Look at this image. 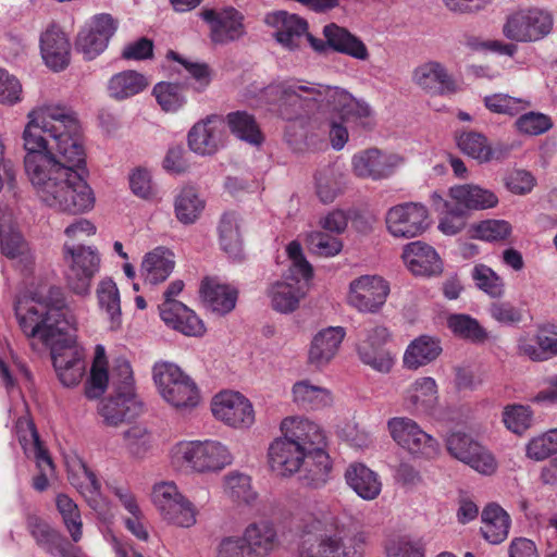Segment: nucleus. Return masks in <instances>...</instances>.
I'll return each instance as SVG.
<instances>
[{"label":"nucleus","mask_w":557,"mask_h":557,"mask_svg":"<svg viewBox=\"0 0 557 557\" xmlns=\"http://www.w3.org/2000/svg\"><path fill=\"white\" fill-rule=\"evenodd\" d=\"M22 139L24 168L39 201L70 214L94 209L96 196L79 173L85 164L81 126L73 111L44 104L27 113Z\"/></svg>","instance_id":"nucleus-1"},{"label":"nucleus","mask_w":557,"mask_h":557,"mask_svg":"<svg viewBox=\"0 0 557 557\" xmlns=\"http://www.w3.org/2000/svg\"><path fill=\"white\" fill-rule=\"evenodd\" d=\"M18 326L27 338L50 348L58 379L65 387L77 385L85 372L84 350L70 333L76 320L58 287L42 288L20 297L15 304Z\"/></svg>","instance_id":"nucleus-2"},{"label":"nucleus","mask_w":557,"mask_h":557,"mask_svg":"<svg viewBox=\"0 0 557 557\" xmlns=\"http://www.w3.org/2000/svg\"><path fill=\"white\" fill-rule=\"evenodd\" d=\"M264 94L286 120L301 119L319 111L337 113L343 121L364 128L373 125L370 104L339 87L293 78L269 85Z\"/></svg>","instance_id":"nucleus-3"},{"label":"nucleus","mask_w":557,"mask_h":557,"mask_svg":"<svg viewBox=\"0 0 557 557\" xmlns=\"http://www.w3.org/2000/svg\"><path fill=\"white\" fill-rule=\"evenodd\" d=\"M333 524L329 512H305L297 527L298 557H366L363 540L331 532Z\"/></svg>","instance_id":"nucleus-4"},{"label":"nucleus","mask_w":557,"mask_h":557,"mask_svg":"<svg viewBox=\"0 0 557 557\" xmlns=\"http://www.w3.org/2000/svg\"><path fill=\"white\" fill-rule=\"evenodd\" d=\"M172 466L185 468L195 474L221 473L234 461L230 447L218 440L181 441L170 449Z\"/></svg>","instance_id":"nucleus-5"},{"label":"nucleus","mask_w":557,"mask_h":557,"mask_svg":"<svg viewBox=\"0 0 557 557\" xmlns=\"http://www.w3.org/2000/svg\"><path fill=\"white\" fill-rule=\"evenodd\" d=\"M152 377L161 398L175 410L187 412L200 404L201 395L197 384L176 364L156 362Z\"/></svg>","instance_id":"nucleus-6"},{"label":"nucleus","mask_w":557,"mask_h":557,"mask_svg":"<svg viewBox=\"0 0 557 557\" xmlns=\"http://www.w3.org/2000/svg\"><path fill=\"white\" fill-rule=\"evenodd\" d=\"M387 430L393 441L413 459L430 460L440 453L438 441L411 418H391Z\"/></svg>","instance_id":"nucleus-7"},{"label":"nucleus","mask_w":557,"mask_h":557,"mask_svg":"<svg viewBox=\"0 0 557 557\" xmlns=\"http://www.w3.org/2000/svg\"><path fill=\"white\" fill-rule=\"evenodd\" d=\"M151 500L162 518L174 525L190 528L197 521L194 505L180 492L173 481L156 483L152 487Z\"/></svg>","instance_id":"nucleus-8"},{"label":"nucleus","mask_w":557,"mask_h":557,"mask_svg":"<svg viewBox=\"0 0 557 557\" xmlns=\"http://www.w3.org/2000/svg\"><path fill=\"white\" fill-rule=\"evenodd\" d=\"M553 28V16L539 9H521L509 14L503 25L504 36L516 42H533L543 39Z\"/></svg>","instance_id":"nucleus-9"},{"label":"nucleus","mask_w":557,"mask_h":557,"mask_svg":"<svg viewBox=\"0 0 557 557\" xmlns=\"http://www.w3.org/2000/svg\"><path fill=\"white\" fill-rule=\"evenodd\" d=\"M210 409L215 420L235 430H248L256 422L252 403L237 391L224 389L215 394Z\"/></svg>","instance_id":"nucleus-10"},{"label":"nucleus","mask_w":557,"mask_h":557,"mask_svg":"<svg viewBox=\"0 0 557 557\" xmlns=\"http://www.w3.org/2000/svg\"><path fill=\"white\" fill-rule=\"evenodd\" d=\"M391 285L377 274H363L350 281L347 304L361 313H377L386 304Z\"/></svg>","instance_id":"nucleus-11"},{"label":"nucleus","mask_w":557,"mask_h":557,"mask_svg":"<svg viewBox=\"0 0 557 557\" xmlns=\"http://www.w3.org/2000/svg\"><path fill=\"white\" fill-rule=\"evenodd\" d=\"M64 258L70 264L69 287L77 295H88L91 281L100 268V256L91 246L64 245Z\"/></svg>","instance_id":"nucleus-12"},{"label":"nucleus","mask_w":557,"mask_h":557,"mask_svg":"<svg viewBox=\"0 0 557 557\" xmlns=\"http://www.w3.org/2000/svg\"><path fill=\"white\" fill-rule=\"evenodd\" d=\"M187 146L199 157H211L220 151L226 143L225 120L216 114L207 115L197 121L187 133Z\"/></svg>","instance_id":"nucleus-13"},{"label":"nucleus","mask_w":557,"mask_h":557,"mask_svg":"<svg viewBox=\"0 0 557 557\" xmlns=\"http://www.w3.org/2000/svg\"><path fill=\"white\" fill-rule=\"evenodd\" d=\"M16 434L27 458L36 461L39 473L33 479V487L42 492L49 485V476L53 473V462L44 448L34 423L27 419H20L16 423Z\"/></svg>","instance_id":"nucleus-14"},{"label":"nucleus","mask_w":557,"mask_h":557,"mask_svg":"<svg viewBox=\"0 0 557 557\" xmlns=\"http://www.w3.org/2000/svg\"><path fill=\"white\" fill-rule=\"evenodd\" d=\"M117 29L116 21L108 13H100L79 30L75 48L85 60H94L108 47L110 39Z\"/></svg>","instance_id":"nucleus-15"},{"label":"nucleus","mask_w":557,"mask_h":557,"mask_svg":"<svg viewBox=\"0 0 557 557\" xmlns=\"http://www.w3.org/2000/svg\"><path fill=\"white\" fill-rule=\"evenodd\" d=\"M428 210L416 202H405L389 208L385 214L387 232L395 238H412L428 228Z\"/></svg>","instance_id":"nucleus-16"},{"label":"nucleus","mask_w":557,"mask_h":557,"mask_svg":"<svg viewBox=\"0 0 557 557\" xmlns=\"http://www.w3.org/2000/svg\"><path fill=\"white\" fill-rule=\"evenodd\" d=\"M323 35L326 42L313 37L307 32L305 44L309 42L312 49L317 52H324L327 45L334 51L346 54L355 60L361 62L369 61L370 51L367 45L348 29L332 23L324 26Z\"/></svg>","instance_id":"nucleus-17"},{"label":"nucleus","mask_w":557,"mask_h":557,"mask_svg":"<svg viewBox=\"0 0 557 557\" xmlns=\"http://www.w3.org/2000/svg\"><path fill=\"white\" fill-rule=\"evenodd\" d=\"M448 453L481 474L491 475L497 469L494 456L481 444L461 432H453L446 438Z\"/></svg>","instance_id":"nucleus-18"},{"label":"nucleus","mask_w":557,"mask_h":557,"mask_svg":"<svg viewBox=\"0 0 557 557\" xmlns=\"http://www.w3.org/2000/svg\"><path fill=\"white\" fill-rule=\"evenodd\" d=\"M200 17L209 25L210 39L215 45H227L246 35L244 15L232 7L202 10Z\"/></svg>","instance_id":"nucleus-19"},{"label":"nucleus","mask_w":557,"mask_h":557,"mask_svg":"<svg viewBox=\"0 0 557 557\" xmlns=\"http://www.w3.org/2000/svg\"><path fill=\"white\" fill-rule=\"evenodd\" d=\"M405 163L404 157L370 148L354 154L351 169L359 178L379 181L391 176Z\"/></svg>","instance_id":"nucleus-20"},{"label":"nucleus","mask_w":557,"mask_h":557,"mask_svg":"<svg viewBox=\"0 0 557 557\" xmlns=\"http://www.w3.org/2000/svg\"><path fill=\"white\" fill-rule=\"evenodd\" d=\"M264 21L274 29V38L284 49L297 51L304 47L308 29L306 20L286 11H276L269 13Z\"/></svg>","instance_id":"nucleus-21"},{"label":"nucleus","mask_w":557,"mask_h":557,"mask_svg":"<svg viewBox=\"0 0 557 557\" xmlns=\"http://www.w3.org/2000/svg\"><path fill=\"white\" fill-rule=\"evenodd\" d=\"M412 83L429 95L443 96L457 91V84L447 67L435 60L417 65L411 75Z\"/></svg>","instance_id":"nucleus-22"},{"label":"nucleus","mask_w":557,"mask_h":557,"mask_svg":"<svg viewBox=\"0 0 557 557\" xmlns=\"http://www.w3.org/2000/svg\"><path fill=\"white\" fill-rule=\"evenodd\" d=\"M310 454L299 444L277 437L269 447V465L277 475L290 476L301 470Z\"/></svg>","instance_id":"nucleus-23"},{"label":"nucleus","mask_w":557,"mask_h":557,"mask_svg":"<svg viewBox=\"0 0 557 557\" xmlns=\"http://www.w3.org/2000/svg\"><path fill=\"white\" fill-rule=\"evenodd\" d=\"M281 438L299 444L306 450H310L311 454L325 445L323 430L305 417L292 416L285 418L281 422Z\"/></svg>","instance_id":"nucleus-24"},{"label":"nucleus","mask_w":557,"mask_h":557,"mask_svg":"<svg viewBox=\"0 0 557 557\" xmlns=\"http://www.w3.org/2000/svg\"><path fill=\"white\" fill-rule=\"evenodd\" d=\"M346 336L343 326H327L313 337L308 350V362L315 369H323L331 363L339 351Z\"/></svg>","instance_id":"nucleus-25"},{"label":"nucleus","mask_w":557,"mask_h":557,"mask_svg":"<svg viewBox=\"0 0 557 557\" xmlns=\"http://www.w3.org/2000/svg\"><path fill=\"white\" fill-rule=\"evenodd\" d=\"M40 53L45 64L54 72L66 69L71 60V44L66 34L50 25L40 36Z\"/></svg>","instance_id":"nucleus-26"},{"label":"nucleus","mask_w":557,"mask_h":557,"mask_svg":"<svg viewBox=\"0 0 557 557\" xmlns=\"http://www.w3.org/2000/svg\"><path fill=\"white\" fill-rule=\"evenodd\" d=\"M389 338L384 326H374L367 331L358 352L363 363L380 372H388L394 363L391 354L383 348Z\"/></svg>","instance_id":"nucleus-27"},{"label":"nucleus","mask_w":557,"mask_h":557,"mask_svg":"<svg viewBox=\"0 0 557 557\" xmlns=\"http://www.w3.org/2000/svg\"><path fill=\"white\" fill-rule=\"evenodd\" d=\"M28 529L36 543L48 554L58 557H85L78 547H75L47 522L36 517L28 519Z\"/></svg>","instance_id":"nucleus-28"},{"label":"nucleus","mask_w":557,"mask_h":557,"mask_svg":"<svg viewBox=\"0 0 557 557\" xmlns=\"http://www.w3.org/2000/svg\"><path fill=\"white\" fill-rule=\"evenodd\" d=\"M401 258L407 269L417 276H435L443 271L438 253L433 247L420 240L407 244Z\"/></svg>","instance_id":"nucleus-29"},{"label":"nucleus","mask_w":557,"mask_h":557,"mask_svg":"<svg viewBox=\"0 0 557 557\" xmlns=\"http://www.w3.org/2000/svg\"><path fill=\"white\" fill-rule=\"evenodd\" d=\"M143 410V404L135 392H115V395L103 400L99 414L108 426H117L126 420L134 419Z\"/></svg>","instance_id":"nucleus-30"},{"label":"nucleus","mask_w":557,"mask_h":557,"mask_svg":"<svg viewBox=\"0 0 557 557\" xmlns=\"http://www.w3.org/2000/svg\"><path fill=\"white\" fill-rule=\"evenodd\" d=\"M0 247L2 253L13 260L24 271H30L34 265V255L20 232L11 225V214L0 215Z\"/></svg>","instance_id":"nucleus-31"},{"label":"nucleus","mask_w":557,"mask_h":557,"mask_svg":"<svg viewBox=\"0 0 557 557\" xmlns=\"http://www.w3.org/2000/svg\"><path fill=\"white\" fill-rule=\"evenodd\" d=\"M456 143L457 147L463 154L475 160L480 164L492 161H502L508 154L507 148L503 145L498 144L493 146L483 134L472 131L462 132L457 135Z\"/></svg>","instance_id":"nucleus-32"},{"label":"nucleus","mask_w":557,"mask_h":557,"mask_svg":"<svg viewBox=\"0 0 557 557\" xmlns=\"http://www.w3.org/2000/svg\"><path fill=\"white\" fill-rule=\"evenodd\" d=\"M200 295L206 307L218 314L231 312L237 301V290L216 277H207L201 282Z\"/></svg>","instance_id":"nucleus-33"},{"label":"nucleus","mask_w":557,"mask_h":557,"mask_svg":"<svg viewBox=\"0 0 557 557\" xmlns=\"http://www.w3.org/2000/svg\"><path fill=\"white\" fill-rule=\"evenodd\" d=\"M248 554L256 557L270 555L277 546V533L274 524L267 520L248 524L240 536Z\"/></svg>","instance_id":"nucleus-34"},{"label":"nucleus","mask_w":557,"mask_h":557,"mask_svg":"<svg viewBox=\"0 0 557 557\" xmlns=\"http://www.w3.org/2000/svg\"><path fill=\"white\" fill-rule=\"evenodd\" d=\"M175 268V256L165 247H156L147 252L141 261L140 275L146 284L164 282Z\"/></svg>","instance_id":"nucleus-35"},{"label":"nucleus","mask_w":557,"mask_h":557,"mask_svg":"<svg viewBox=\"0 0 557 557\" xmlns=\"http://www.w3.org/2000/svg\"><path fill=\"white\" fill-rule=\"evenodd\" d=\"M160 317L166 325L187 336H201L206 331L203 322L184 304L160 307Z\"/></svg>","instance_id":"nucleus-36"},{"label":"nucleus","mask_w":557,"mask_h":557,"mask_svg":"<svg viewBox=\"0 0 557 557\" xmlns=\"http://www.w3.org/2000/svg\"><path fill=\"white\" fill-rule=\"evenodd\" d=\"M449 196L457 206L468 210H486L498 205V197L493 190L476 184L453 186Z\"/></svg>","instance_id":"nucleus-37"},{"label":"nucleus","mask_w":557,"mask_h":557,"mask_svg":"<svg viewBox=\"0 0 557 557\" xmlns=\"http://www.w3.org/2000/svg\"><path fill=\"white\" fill-rule=\"evenodd\" d=\"M267 296L274 311L287 314L299 307L305 292L300 284L283 277L270 284Z\"/></svg>","instance_id":"nucleus-38"},{"label":"nucleus","mask_w":557,"mask_h":557,"mask_svg":"<svg viewBox=\"0 0 557 557\" xmlns=\"http://www.w3.org/2000/svg\"><path fill=\"white\" fill-rule=\"evenodd\" d=\"M347 485L362 499L373 500L382 491V482L376 472L363 463H352L345 472Z\"/></svg>","instance_id":"nucleus-39"},{"label":"nucleus","mask_w":557,"mask_h":557,"mask_svg":"<svg viewBox=\"0 0 557 557\" xmlns=\"http://www.w3.org/2000/svg\"><path fill=\"white\" fill-rule=\"evenodd\" d=\"M481 532L483 537L491 544L504 542L510 530L511 519L508 512L499 505L488 504L482 511Z\"/></svg>","instance_id":"nucleus-40"},{"label":"nucleus","mask_w":557,"mask_h":557,"mask_svg":"<svg viewBox=\"0 0 557 557\" xmlns=\"http://www.w3.org/2000/svg\"><path fill=\"white\" fill-rule=\"evenodd\" d=\"M96 295L99 309L106 315L110 330H119L122 325V310L120 292L115 282L110 277L100 280Z\"/></svg>","instance_id":"nucleus-41"},{"label":"nucleus","mask_w":557,"mask_h":557,"mask_svg":"<svg viewBox=\"0 0 557 557\" xmlns=\"http://www.w3.org/2000/svg\"><path fill=\"white\" fill-rule=\"evenodd\" d=\"M148 86L149 81L144 74L126 70L110 77L107 91L110 98L122 101L143 92Z\"/></svg>","instance_id":"nucleus-42"},{"label":"nucleus","mask_w":557,"mask_h":557,"mask_svg":"<svg viewBox=\"0 0 557 557\" xmlns=\"http://www.w3.org/2000/svg\"><path fill=\"white\" fill-rule=\"evenodd\" d=\"M442 352L440 341L435 337L421 335L413 339L404 354V366L417 370L434 361Z\"/></svg>","instance_id":"nucleus-43"},{"label":"nucleus","mask_w":557,"mask_h":557,"mask_svg":"<svg viewBox=\"0 0 557 557\" xmlns=\"http://www.w3.org/2000/svg\"><path fill=\"white\" fill-rule=\"evenodd\" d=\"M438 399L437 384L431 376H422L413 381L405 391V403L414 410L430 411Z\"/></svg>","instance_id":"nucleus-44"},{"label":"nucleus","mask_w":557,"mask_h":557,"mask_svg":"<svg viewBox=\"0 0 557 557\" xmlns=\"http://www.w3.org/2000/svg\"><path fill=\"white\" fill-rule=\"evenodd\" d=\"M293 401L305 409H321L332 405L331 392L309 380L296 382L292 388Z\"/></svg>","instance_id":"nucleus-45"},{"label":"nucleus","mask_w":557,"mask_h":557,"mask_svg":"<svg viewBox=\"0 0 557 557\" xmlns=\"http://www.w3.org/2000/svg\"><path fill=\"white\" fill-rule=\"evenodd\" d=\"M332 462L324 447L315 449L308 456V462L299 471L300 479L309 486L319 488L324 486L331 478Z\"/></svg>","instance_id":"nucleus-46"},{"label":"nucleus","mask_w":557,"mask_h":557,"mask_svg":"<svg viewBox=\"0 0 557 557\" xmlns=\"http://www.w3.org/2000/svg\"><path fill=\"white\" fill-rule=\"evenodd\" d=\"M205 209V201L199 197L196 188L183 187L174 201V211L177 220L184 224L194 223Z\"/></svg>","instance_id":"nucleus-47"},{"label":"nucleus","mask_w":557,"mask_h":557,"mask_svg":"<svg viewBox=\"0 0 557 557\" xmlns=\"http://www.w3.org/2000/svg\"><path fill=\"white\" fill-rule=\"evenodd\" d=\"M70 480L78 492L84 496L88 505L97 510L102 502L101 484L95 473L87 466L79 461L76 474H71Z\"/></svg>","instance_id":"nucleus-48"},{"label":"nucleus","mask_w":557,"mask_h":557,"mask_svg":"<svg viewBox=\"0 0 557 557\" xmlns=\"http://www.w3.org/2000/svg\"><path fill=\"white\" fill-rule=\"evenodd\" d=\"M123 444L134 459H145L153 448L151 432L141 424L132 425L123 432Z\"/></svg>","instance_id":"nucleus-49"},{"label":"nucleus","mask_w":557,"mask_h":557,"mask_svg":"<svg viewBox=\"0 0 557 557\" xmlns=\"http://www.w3.org/2000/svg\"><path fill=\"white\" fill-rule=\"evenodd\" d=\"M152 95L162 111L176 113L187 103L186 95L180 84L159 82L152 88Z\"/></svg>","instance_id":"nucleus-50"},{"label":"nucleus","mask_w":557,"mask_h":557,"mask_svg":"<svg viewBox=\"0 0 557 557\" xmlns=\"http://www.w3.org/2000/svg\"><path fill=\"white\" fill-rule=\"evenodd\" d=\"M106 366V350L103 346L98 345L95 349L90 377L85 387V395L87 398L96 399L106 392L109 382V374Z\"/></svg>","instance_id":"nucleus-51"},{"label":"nucleus","mask_w":557,"mask_h":557,"mask_svg":"<svg viewBox=\"0 0 557 557\" xmlns=\"http://www.w3.org/2000/svg\"><path fill=\"white\" fill-rule=\"evenodd\" d=\"M231 132L251 145H260L263 137L252 115L244 111L228 113L226 122Z\"/></svg>","instance_id":"nucleus-52"},{"label":"nucleus","mask_w":557,"mask_h":557,"mask_svg":"<svg viewBox=\"0 0 557 557\" xmlns=\"http://www.w3.org/2000/svg\"><path fill=\"white\" fill-rule=\"evenodd\" d=\"M220 244L232 259L242 256V239L238 230V218L235 213H225L219 225Z\"/></svg>","instance_id":"nucleus-53"},{"label":"nucleus","mask_w":557,"mask_h":557,"mask_svg":"<svg viewBox=\"0 0 557 557\" xmlns=\"http://www.w3.org/2000/svg\"><path fill=\"white\" fill-rule=\"evenodd\" d=\"M57 509L73 542L77 543L83 537V521L76 503L65 494L55 497Z\"/></svg>","instance_id":"nucleus-54"},{"label":"nucleus","mask_w":557,"mask_h":557,"mask_svg":"<svg viewBox=\"0 0 557 557\" xmlns=\"http://www.w3.org/2000/svg\"><path fill=\"white\" fill-rule=\"evenodd\" d=\"M314 188L321 202L331 203L343 191L342 175L333 168H323L314 175Z\"/></svg>","instance_id":"nucleus-55"},{"label":"nucleus","mask_w":557,"mask_h":557,"mask_svg":"<svg viewBox=\"0 0 557 557\" xmlns=\"http://www.w3.org/2000/svg\"><path fill=\"white\" fill-rule=\"evenodd\" d=\"M286 253L290 265L284 275L286 280H290L300 284V281H308L312 277V267L306 259L302 247L299 242L293 240L286 246Z\"/></svg>","instance_id":"nucleus-56"},{"label":"nucleus","mask_w":557,"mask_h":557,"mask_svg":"<svg viewBox=\"0 0 557 557\" xmlns=\"http://www.w3.org/2000/svg\"><path fill=\"white\" fill-rule=\"evenodd\" d=\"M223 492L236 502L251 503L256 499V493L251 487L250 478L242 472L232 471L223 478Z\"/></svg>","instance_id":"nucleus-57"},{"label":"nucleus","mask_w":557,"mask_h":557,"mask_svg":"<svg viewBox=\"0 0 557 557\" xmlns=\"http://www.w3.org/2000/svg\"><path fill=\"white\" fill-rule=\"evenodd\" d=\"M512 233V226L505 220H485L471 226V236L491 243L507 240Z\"/></svg>","instance_id":"nucleus-58"},{"label":"nucleus","mask_w":557,"mask_h":557,"mask_svg":"<svg viewBox=\"0 0 557 557\" xmlns=\"http://www.w3.org/2000/svg\"><path fill=\"white\" fill-rule=\"evenodd\" d=\"M306 245L310 252L324 258L335 257L343 249V243L339 238L320 231L308 233Z\"/></svg>","instance_id":"nucleus-59"},{"label":"nucleus","mask_w":557,"mask_h":557,"mask_svg":"<svg viewBox=\"0 0 557 557\" xmlns=\"http://www.w3.org/2000/svg\"><path fill=\"white\" fill-rule=\"evenodd\" d=\"M484 104L494 113L507 115H516L531 106L528 99L511 97L506 94L486 96L484 98Z\"/></svg>","instance_id":"nucleus-60"},{"label":"nucleus","mask_w":557,"mask_h":557,"mask_svg":"<svg viewBox=\"0 0 557 557\" xmlns=\"http://www.w3.org/2000/svg\"><path fill=\"white\" fill-rule=\"evenodd\" d=\"M503 421L509 431L521 435L531 428L533 411L528 406L508 405L504 408Z\"/></svg>","instance_id":"nucleus-61"},{"label":"nucleus","mask_w":557,"mask_h":557,"mask_svg":"<svg viewBox=\"0 0 557 557\" xmlns=\"http://www.w3.org/2000/svg\"><path fill=\"white\" fill-rule=\"evenodd\" d=\"M515 127L522 135L539 136L553 127V121L550 116L542 112L530 111L521 114L515 121Z\"/></svg>","instance_id":"nucleus-62"},{"label":"nucleus","mask_w":557,"mask_h":557,"mask_svg":"<svg viewBox=\"0 0 557 557\" xmlns=\"http://www.w3.org/2000/svg\"><path fill=\"white\" fill-rule=\"evenodd\" d=\"M448 326L455 334L472 342H483L487 337L485 330L468 314L450 315Z\"/></svg>","instance_id":"nucleus-63"},{"label":"nucleus","mask_w":557,"mask_h":557,"mask_svg":"<svg viewBox=\"0 0 557 557\" xmlns=\"http://www.w3.org/2000/svg\"><path fill=\"white\" fill-rule=\"evenodd\" d=\"M472 278L478 288L491 297L498 298L503 296V280L491 268L484 264L475 265L472 270Z\"/></svg>","instance_id":"nucleus-64"}]
</instances>
